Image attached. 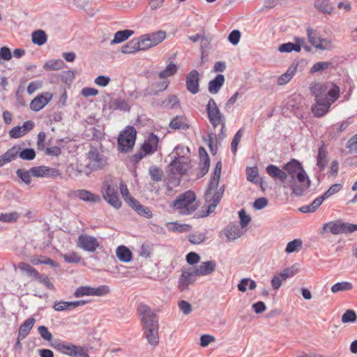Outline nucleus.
<instances>
[{"instance_id":"nucleus-1","label":"nucleus","mask_w":357,"mask_h":357,"mask_svg":"<svg viewBox=\"0 0 357 357\" xmlns=\"http://www.w3.org/2000/svg\"><path fill=\"white\" fill-rule=\"evenodd\" d=\"M283 169L287 173V178L289 177L287 185H289L292 194L296 197L302 196L311 183L302 164L296 159H291L283 165Z\"/></svg>"},{"instance_id":"nucleus-2","label":"nucleus","mask_w":357,"mask_h":357,"mask_svg":"<svg viewBox=\"0 0 357 357\" xmlns=\"http://www.w3.org/2000/svg\"><path fill=\"white\" fill-rule=\"evenodd\" d=\"M220 169H214L213 176H211L207 189L205 192V200L208 204V208L203 216L206 217L213 213L223 196L225 187V185H219L221 175Z\"/></svg>"},{"instance_id":"nucleus-3","label":"nucleus","mask_w":357,"mask_h":357,"mask_svg":"<svg viewBox=\"0 0 357 357\" xmlns=\"http://www.w3.org/2000/svg\"><path fill=\"white\" fill-rule=\"evenodd\" d=\"M317 87H319V85L310 86V92L315 97V103L312 106V112L315 117H321L328 112L331 102L326 97L318 93Z\"/></svg>"},{"instance_id":"nucleus-4","label":"nucleus","mask_w":357,"mask_h":357,"mask_svg":"<svg viewBox=\"0 0 357 357\" xmlns=\"http://www.w3.org/2000/svg\"><path fill=\"white\" fill-rule=\"evenodd\" d=\"M199 202L196 199L194 191L187 190L180 194V215H190L199 207Z\"/></svg>"},{"instance_id":"nucleus-5","label":"nucleus","mask_w":357,"mask_h":357,"mask_svg":"<svg viewBox=\"0 0 357 357\" xmlns=\"http://www.w3.org/2000/svg\"><path fill=\"white\" fill-rule=\"evenodd\" d=\"M136 130L132 126H128L120 132L118 137V147L122 152L130 151L135 145Z\"/></svg>"},{"instance_id":"nucleus-6","label":"nucleus","mask_w":357,"mask_h":357,"mask_svg":"<svg viewBox=\"0 0 357 357\" xmlns=\"http://www.w3.org/2000/svg\"><path fill=\"white\" fill-rule=\"evenodd\" d=\"M104 199L116 208L121 206V202L118 196L117 185L112 181H107L104 183L102 191Z\"/></svg>"},{"instance_id":"nucleus-7","label":"nucleus","mask_w":357,"mask_h":357,"mask_svg":"<svg viewBox=\"0 0 357 357\" xmlns=\"http://www.w3.org/2000/svg\"><path fill=\"white\" fill-rule=\"evenodd\" d=\"M137 310L143 324L144 330L158 328V318L148 305L140 304L138 306Z\"/></svg>"},{"instance_id":"nucleus-8","label":"nucleus","mask_w":357,"mask_h":357,"mask_svg":"<svg viewBox=\"0 0 357 357\" xmlns=\"http://www.w3.org/2000/svg\"><path fill=\"white\" fill-rule=\"evenodd\" d=\"M323 229L333 234H349L357 231V224L343 222L340 220L330 222L323 225Z\"/></svg>"},{"instance_id":"nucleus-9","label":"nucleus","mask_w":357,"mask_h":357,"mask_svg":"<svg viewBox=\"0 0 357 357\" xmlns=\"http://www.w3.org/2000/svg\"><path fill=\"white\" fill-rule=\"evenodd\" d=\"M206 110L208 121L213 128L220 126V123L225 122L224 115L220 112L217 103L213 98H210L206 106Z\"/></svg>"},{"instance_id":"nucleus-10","label":"nucleus","mask_w":357,"mask_h":357,"mask_svg":"<svg viewBox=\"0 0 357 357\" xmlns=\"http://www.w3.org/2000/svg\"><path fill=\"white\" fill-rule=\"evenodd\" d=\"M167 174V194L171 195V192L178 185V160L176 157L168 165Z\"/></svg>"},{"instance_id":"nucleus-11","label":"nucleus","mask_w":357,"mask_h":357,"mask_svg":"<svg viewBox=\"0 0 357 357\" xmlns=\"http://www.w3.org/2000/svg\"><path fill=\"white\" fill-rule=\"evenodd\" d=\"M306 32L309 43L316 49L328 50L333 47L330 40L321 38L319 33L312 27H308Z\"/></svg>"},{"instance_id":"nucleus-12","label":"nucleus","mask_w":357,"mask_h":357,"mask_svg":"<svg viewBox=\"0 0 357 357\" xmlns=\"http://www.w3.org/2000/svg\"><path fill=\"white\" fill-rule=\"evenodd\" d=\"M310 85H319L317 87V92L321 96L326 97L328 100L331 102V104L334 102L340 96V89L337 86L326 82V83H312Z\"/></svg>"},{"instance_id":"nucleus-13","label":"nucleus","mask_w":357,"mask_h":357,"mask_svg":"<svg viewBox=\"0 0 357 357\" xmlns=\"http://www.w3.org/2000/svg\"><path fill=\"white\" fill-rule=\"evenodd\" d=\"M110 289L107 285H101L98 287H91L89 286H81L76 289L74 292L75 298H80L84 296H102L108 294Z\"/></svg>"},{"instance_id":"nucleus-14","label":"nucleus","mask_w":357,"mask_h":357,"mask_svg":"<svg viewBox=\"0 0 357 357\" xmlns=\"http://www.w3.org/2000/svg\"><path fill=\"white\" fill-rule=\"evenodd\" d=\"M89 160L86 166L92 171L102 169L107 165V158L96 149H91L88 153Z\"/></svg>"},{"instance_id":"nucleus-15","label":"nucleus","mask_w":357,"mask_h":357,"mask_svg":"<svg viewBox=\"0 0 357 357\" xmlns=\"http://www.w3.org/2000/svg\"><path fill=\"white\" fill-rule=\"evenodd\" d=\"M31 172L35 177L57 178L61 176L60 171L47 166H38L31 168Z\"/></svg>"},{"instance_id":"nucleus-16","label":"nucleus","mask_w":357,"mask_h":357,"mask_svg":"<svg viewBox=\"0 0 357 357\" xmlns=\"http://www.w3.org/2000/svg\"><path fill=\"white\" fill-rule=\"evenodd\" d=\"M53 93L45 92L35 97L30 103V108L34 112H38L45 107L53 98Z\"/></svg>"},{"instance_id":"nucleus-17","label":"nucleus","mask_w":357,"mask_h":357,"mask_svg":"<svg viewBox=\"0 0 357 357\" xmlns=\"http://www.w3.org/2000/svg\"><path fill=\"white\" fill-rule=\"evenodd\" d=\"M186 88L192 94L199 91V73L197 70H191L186 75Z\"/></svg>"},{"instance_id":"nucleus-18","label":"nucleus","mask_w":357,"mask_h":357,"mask_svg":"<svg viewBox=\"0 0 357 357\" xmlns=\"http://www.w3.org/2000/svg\"><path fill=\"white\" fill-rule=\"evenodd\" d=\"M87 302L86 301H59L54 302L53 309L55 311H69L79 306L85 305Z\"/></svg>"},{"instance_id":"nucleus-19","label":"nucleus","mask_w":357,"mask_h":357,"mask_svg":"<svg viewBox=\"0 0 357 357\" xmlns=\"http://www.w3.org/2000/svg\"><path fill=\"white\" fill-rule=\"evenodd\" d=\"M217 267V264L213 260L203 261L202 264L194 268V273L197 276H205L213 273Z\"/></svg>"},{"instance_id":"nucleus-20","label":"nucleus","mask_w":357,"mask_h":357,"mask_svg":"<svg viewBox=\"0 0 357 357\" xmlns=\"http://www.w3.org/2000/svg\"><path fill=\"white\" fill-rule=\"evenodd\" d=\"M169 79H160L159 81L151 84L144 91V96L156 95L158 93L165 91L169 86Z\"/></svg>"},{"instance_id":"nucleus-21","label":"nucleus","mask_w":357,"mask_h":357,"mask_svg":"<svg viewBox=\"0 0 357 357\" xmlns=\"http://www.w3.org/2000/svg\"><path fill=\"white\" fill-rule=\"evenodd\" d=\"M159 142L158 137L154 134H150L142 144V149L148 155L153 154L157 151Z\"/></svg>"},{"instance_id":"nucleus-22","label":"nucleus","mask_w":357,"mask_h":357,"mask_svg":"<svg viewBox=\"0 0 357 357\" xmlns=\"http://www.w3.org/2000/svg\"><path fill=\"white\" fill-rule=\"evenodd\" d=\"M197 275L194 273V269L191 268H182V273L180 275V291L184 289V284L188 286L193 284L196 281Z\"/></svg>"},{"instance_id":"nucleus-23","label":"nucleus","mask_w":357,"mask_h":357,"mask_svg":"<svg viewBox=\"0 0 357 357\" xmlns=\"http://www.w3.org/2000/svg\"><path fill=\"white\" fill-rule=\"evenodd\" d=\"M266 173L272 177L275 181L279 180L286 183L287 173L282 169L279 168L274 165H268L266 168Z\"/></svg>"},{"instance_id":"nucleus-24","label":"nucleus","mask_w":357,"mask_h":357,"mask_svg":"<svg viewBox=\"0 0 357 357\" xmlns=\"http://www.w3.org/2000/svg\"><path fill=\"white\" fill-rule=\"evenodd\" d=\"M20 146H14L0 156V167L15 160L18 155Z\"/></svg>"},{"instance_id":"nucleus-25","label":"nucleus","mask_w":357,"mask_h":357,"mask_svg":"<svg viewBox=\"0 0 357 357\" xmlns=\"http://www.w3.org/2000/svg\"><path fill=\"white\" fill-rule=\"evenodd\" d=\"M130 205L139 215L146 218L152 217L153 213L149 207L142 205L137 199H130Z\"/></svg>"},{"instance_id":"nucleus-26","label":"nucleus","mask_w":357,"mask_h":357,"mask_svg":"<svg viewBox=\"0 0 357 357\" xmlns=\"http://www.w3.org/2000/svg\"><path fill=\"white\" fill-rule=\"evenodd\" d=\"M225 76L222 74L218 75L214 79L208 82V91L211 94L218 93L225 83Z\"/></svg>"},{"instance_id":"nucleus-27","label":"nucleus","mask_w":357,"mask_h":357,"mask_svg":"<svg viewBox=\"0 0 357 357\" xmlns=\"http://www.w3.org/2000/svg\"><path fill=\"white\" fill-rule=\"evenodd\" d=\"M108 107L111 110H121L123 112H129L130 106L128 102L121 98L112 99L108 103Z\"/></svg>"},{"instance_id":"nucleus-28","label":"nucleus","mask_w":357,"mask_h":357,"mask_svg":"<svg viewBox=\"0 0 357 357\" xmlns=\"http://www.w3.org/2000/svg\"><path fill=\"white\" fill-rule=\"evenodd\" d=\"M52 347L57 351H60L61 353L68 355L70 356H73V354H74L73 349L75 345L70 343L61 342L59 340L55 341L52 344Z\"/></svg>"},{"instance_id":"nucleus-29","label":"nucleus","mask_w":357,"mask_h":357,"mask_svg":"<svg viewBox=\"0 0 357 357\" xmlns=\"http://www.w3.org/2000/svg\"><path fill=\"white\" fill-rule=\"evenodd\" d=\"M115 253L117 259L121 262L128 263L132 261V253L128 247H117Z\"/></svg>"},{"instance_id":"nucleus-30","label":"nucleus","mask_w":357,"mask_h":357,"mask_svg":"<svg viewBox=\"0 0 357 357\" xmlns=\"http://www.w3.org/2000/svg\"><path fill=\"white\" fill-rule=\"evenodd\" d=\"M314 6L319 12L325 14H331L335 9L330 0H315Z\"/></svg>"},{"instance_id":"nucleus-31","label":"nucleus","mask_w":357,"mask_h":357,"mask_svg":"<svg viewBox=\"0 0 357 357\" xmlns=\"http://www.w3.org/2000/svg\"><path fill=\"white\" fill-rule=\"evenodd\" d=\"M75 195L80 199L85 202H90L93 203H98L100 201V196L93 194L86 190H79L75 192Z\"/></svg>"},{"instance_id":"nucleus-32","label":"nucleus","mask_w":357,"mask_h":357,"mask_svg":"<svg viewBox=\"0 0 357 357\" xmlns=\"http://www.w3.org/2000/svg\"><path fill=\"white\" fill-rule=\"evenodd\" d=\"M18 268L32 280H36L39 274V272L36 268L25 262L19 263Z\"/></svg>"},{"instance_id":"nucleus-33","label":"nucleus","mask_w":357,"mask_h":357,"mask_svg":"<svg viewBox=\"0 0 357 357\" xmlns=\"http://www.w3.org/2000/svg\"><path fill=\"white\" fill-rule=\"evenodd\" d=\"M35 322V319L31 317L21 325L19 328L18 338L24 339L32 329Z\"/></svg>"},{"instance_id":"nucleus-34","label":"nucleus","mask_w":357,"mask_h":357,"mask_svg":"<svg viewBox=\"0 0 357 357\" xmlns=\"http://www.w3.org/2000/svg\"><path fill=\"white\" fill-rule=\"evenodd\" d=\"M148 38L151 47L158 45L162 43L166 38V33L163 31H158L151 33L145 34Z\"/></svg>"},{"instance_id":"nucleus-35","label":"nucleus","mask_w":357,"mask_h":357,"mask_svg":"<svg viewBox=\"0 0 357 357\" xmlns=\"http://www.w3.org/2000/svg\"><path fill=\"white\" fill-rule=\"evenodd\" d=\"M328 152L326 149L321 146L319 148L318 154L317 157V165L321 170L324 169L328 164Z\"/></svg>"},{"instance_id":"nucleus-36","label":"nucleus","mask_w":357,"mask_h":357,"mask_svg":"<svg viewBox=\"0 0 357 357\" xmlns=\"http://www.w3.org/2000/svg\"><path fill=\"white\" fill-rule=\"evenodd\" d=\"M134 34V31L130 29H124L115 33L114 39L110 44H118L126 40L129 37Z\"/></svg>"},{"instance_id":"nucleus-37","label":"nucleus","mask_w":357,"mask_h":357,"mask_svg":"<svg viewBox=\"0 0 357 357\" xmlns=\"http://www.w3.org/2000/svg\"><path fill=\"white\" fill-rule=\"evenodd\" d=\"M241 229L238 225H229L225 229V235L229 240H235L242 234Z\"/></svg>"},{"instance_id":"nucleus-38","label":"nucleus","mask_w":357,"mask_h":357,"mask_svg":"<svg viewBox=\"0 0 357 357\" xmlns=\"http://www.w3.org/2000/svg\"><path fill=\"white\" fill-rule=\"evenodd\" d=\"M144 334L151 345L155 346L159 342L158 328L145 329Z\"/></svg>"},{"instance_id":"nucleus-39","label":"nucleus","mask_w":357,"mask_h":357,"mask_svg":"<svg viewBox=\"0 0 357 357\" xmlns=\"http://www.w3.org/2000/svg\"><path fill=\"white\" fill-rule=\"evenodd\" d=\"M178 68L175 63H170L166 68L158 73L159 79H169V77L177 72Z\"/></svg>"},{"instance_id":"nucleus-40","label":"nucleus","mask_w":357,"mask_h":357,"mask_svg":"<svg viewBox=\"0 0 357 357\" xmlns=\"http://www.w3.org/2000/svg\"><path fill=\"white\" fill-rule=\"evenodd\" d=\"M31 40L34 44L40 46L44 45L47 42V36L43 30L40 29L35 31L32 33Z\"/></svg>"},{"instance_id":"nucleus-41","label":"nucleus","mask_w":357,"mask_h":357,"mask_svg":"<svg viewBox=\"0 0 357 357\" xmlns=\"http://www.w3.org/2000/svg\"><path fill=\"white\" fill-rule=\"evenodd\" d=\"M65 63L61 59H51L47 61L43 66L46 70H58L63 68Z\"/></svg>"},{"instance_id":"nucleus-42","label":"nucleus","mask_w":357,"mask_h":357,"mask_svg":"<svg viewBox=\"0 0 357 357\" xmlns=\"http://www.w3.org/2000/svg\"><path fill=\"white\" fill-rule=\"evenodd\" d=\"M77 245H99L97 239L88 234H81L78 238Z\"/></svg>"},{"instance_id":"nucleus-43","label":"nucleus","mask_w":357,"mask_h":357,"mask_svg":"<svg viewBox=\"0 0 357 357\" xmlns=\"http://www.w3.org/2000/svg\"><path fill=\"white\" fill-rule=\"evenodd\" d=\"M298 271V265L295 264L292 265L291 267H288L282 271L278 275L280 278L285 280L288 278L292 277L295 275Z\"/></svg>"},{"instance_id":"nucleus-44","label":"nucleus","mask_w":357,"mask_h":357,"mask_svg":"<svg viewBox=\"0 0 357 357\" xmlns=\"http://www.w3.org/2000/svg\"><path fill=\"white\" fill-rule=\"evenodd\" d=\"M139 50L135 38L130 40L121 47V52L124 54H131Z\"/></svg>"},{"instance_id":"nucleus-45","label":"nucleus","mask_w":357,"mask_h":357,"mask_svg":"<svg viewBox=\"0 0 357 357\" xmlns=\"http://www.w3.org/2000/svg\"><path fill=\"white\" fill-rule=\"evenodd\" d=\"M353 284L349 282H337L331 287V291L337 293L339 291H349L352 289Z\"/></svg>"},{"instance_id":"nucleus-46","label":"nucleus","mask_w":357,"mask_h":357,"mask_svg":"<svg viewBox=\"0 0 357 357\" xmlns=\"http://www.w3.org/2000/svg\"><path fill=\"white\" fill-rule=\"evenodd\" d=\"M278 50L282 53H290L293 51L300 52L299 46L291 42L281 44L278 47Z\"/></svg>"},{"instance_id":"nucleus-47","label":"nucleus","mask_w":357,"mask_h":357,"mask_svg":"<svg viewBox=\"0 0 357 357\" xmlns=\"http://www.w3.org/2000/svg\"><path fill=\"white\" fill-rule=\"evenodd\" d=\"M149 175L151 179L155 182L160 181L162 178L163 172L157 166L152 165L149 169Z\"/></svg>"},{"instance_id":"nucleus-48","label":"nucleus","mask_w":357,"mask_h":357,"mask_svg":"<svg viewBox=\"0 0 357 357\" xmlns=\"http://www.w3.org/2000/svg\"><path fill=\"white\" fill-rule=\"evenodd\" d=\"M210 167V159L209 158L200 159L199 162V170L197 174L198 177H202L207 174Z\"/></svg>"},{"instance_id":"nucleus-49","label":"nucleus","mask_w":357,"mask_h":357,"mask_svg":"<svg viewBox=\"0 0 357 357\" xmlns=\"http://www.w3.org/2000/svg\"><path fill=\"white\" fill-rule=\"evenodd\" d=\"M243 128L239 129L236 133L234 135L231 144V152L235 155L237 151L238 144L241 139L243 135Z\"/></svg>"},{"instance_id":"nucleus-50","label":"nucleus","mask_w":357,"mask_h":357,"mask_svg":"<svg viewBox=\"0 0 357 357\" xmlns=\"http://www.w3.org/2000/svg\"><path fill=\"white\" fill-rule=\"evenodd\" d=\"M357 319V315L354 310H347L345 312L342 316V322L344 324L346 323H354Z\"/></svg>"},{"instance_id":"nucleus-51","label":"nucleus","mask_w":357,"mask_h":357,"mask_svg":"<svg viewBox=\"0 0 357 357\" xmlns=\"http://www.w3.org/2000/svg\"><path fill=\"white\" fill-rule=\"evenodd\" d=\"M19 218L17 212L0 213V221L3 222H15Z\"/></svg>"},{"instance_id":"nucleus-52","label":"nucleus","mask_w":357,"mask_h":357,"mask_svg":"<svg viewBox=\"0 0 357 357\" xmlns=\"http://www.w3.org/2000/svg\"><path fill=\"white\" fill-rule=\"evenodd\" d=\"M331 65L330 62L326 61H319L317 62L310 68V73L314 74L315 73L322 71L328 68V67Z\"/></svg>"},{"instance_id":"nucleus-53","label":"nucleus","mask_w":357,"mask_h":357,"mask_svg":"<svg viewBox=\"0 0 357 357\" xmlns=\"http://www.w3.org/2000/svg\"><path fill=\"white\" fill-rule=\"evenodd\" d=\"M36 281L43 284L47 289L50 290H54V286L50 281V278L43 274L39 273L38 276L36 278Z\"/></svg>"},{"instance_id":"nucleus-54","label":"nucleus","mask_w":357,"mask_h":357,"mask_svg":"<svg viewBox=\"0 0 357 357\" xmlns=\"http://www.w3.org/2000/svg\"><path fill=\"white\" fill-rule=\"evenodd\" d=\"M137 40V45L139 46V50H146L149 48H151V44L150 43L146 35H143L138 38H135Z\"/></svg>"},{"instance_id":"nucleus-55","label":"nucleus","mask_w":357,"mask_h":357,"mask_svg":"<svg viewBox=\"0 0 357 357\" xmlns=\"http://www.w3.org/2000/svg\"><path fill=\"white\" fill-rule=\"evenodd\" d=\"M18 155L23 160H31L35 158L36 152L33 149H24L22 151H19Z\"/></svg>"},{"instance_id":"nucleus-56","label":"nucleus","mask_w":357,"mask_h":357,"mask_svg":"<svg viewBox=\"0 0 357 357\" xmlns=\"http://www.w3.org/2000/svg\"><path fill=\"white\" fill-rule=\"evenodd\" d=\"M16 174L26 184L31 183L32 176L31 169L29 171L19 169L17 170Z\"/></svg>"},{"instance_id":"nucleus-57","label":"nucleus","mask_w":357,"mask_h":357,"mask_svg":"<svg viewBox=\"0 0 357 357\" xmlns=\"http://www.w3.org/2000/svg\"><path fill=\"white\" fill-rule=\"evenodd\" d=\"M205 239V234L202 232H195L188 236L189 241L192 244H199Z\"/></svg>"},{"instance_id":"nucleus-58","label":"nucleus","mask_w":357,"mask_h":357,"mask_svg":"<svg viewBox=\"0 0 357 357\" xmlns=\"http://www.w3.org/2000/svg\"><path fill=\"white\" fill-rule=\"evenodd\" d=\"M342 189V185L340 183H335L332 185L323 195L324 199H326L335 193L338 192Z\"/></svg>"},{"instance_id":"nucleus-59","label":"nucleus","mask_w":357,"mask_h":357,"mask_svg":"<svg viewBox=\"0 0 357 357\" xmlns=\"http://www.w3.org/2000/svg\"><path fill=\"white\" fill-rule=\"evenodd\" d=\"M238 216L240 218L241 227H246L251 220L250 216L246 213L244 209H241L238 212Z\"/></svg>"},{"instance_id":"nucleus-60","label":"nucleus","mask_w":357,"mask_h":357,"mask_svg":"<svg viewBox=\"0 0 357 357\" xmlns=\"http://www.w3.org/2000/svg\"><path fill=\"white\" fill-rule=\"evenodd\" d=\"M241 32L238 29H234L230 32L228 36V40L233 45H236L240 40L241 38Z\"/></svg>"},{"instance_id":"nucleus-61","label":"nucleus","mask_w":357,"mask_h":357,"mask_svg":"<svg viewBox=\"0 0 357 357\" xmlns=\"http://www.w3.org/2000/svg\"><path fill=\"white\" fill-rule=\"evenodd\" d=\"M191 167L192 165L188 158L180 156V175L185 174Z\"/></svg>"},{"instance_id":"nucleus-62","label":"nucleus","mask_w":357,"mask_h":357,"mask_svg":"<svg viewBox=\"0 0 357 357\" xmlns=\"http://www.w3.org/2000/svg\"><path fill=\"white\" fill-rule=\"evenodd\" d=\"M200 259H201V257H200L199 255L195 252H190L186 255V261L190 265L197 264V263L199 262Z\"/></svg>"},{"instance_id":"nucleus-63","label":"nucleus","mask_w":357,"mask_h":357,"mask_svg":"<svg viewBox=\"0 0 357 357\" xmlns=\"http://www.w3.org/2000/svg\"><path fill=\"white\" fill-rule=\"evenodd\" d=\"M38 331L41 337L46 340L50 341L52 339V333L48 331L47 328L45 326H40L38 328Z\"/></svg>"},{"instance_id":"nucleus-64","label":"nucleus","mask_w":357,"mask_h":357,"mask_svg":"<svg viewBox=\"0 0 357 357\" xmlns=\"http://www.w3.org/2000/svg\"><path fill=\"white\" fill-rule=\"evenodd\" d=\"M347 148L351 152L357 153V134L354 135L348 142Z\"/></svg>"}]
</instances>
